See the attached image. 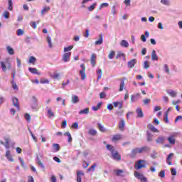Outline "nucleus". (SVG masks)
Returning a JSON list of instances; mask_svg holds the SVG:
<instances>
[{
	"instance_id": "79ce46f5",
	"label": "nucleus",
	"mask_w": 182,
	"mask_h": 182,
	"mask_svg": "<svg viewBox=\"0 0 182 182\" xmlns=\"http://www.w3.org/2000/svg\"><path fill=\"white\" fill-rule=\"evenodd\" d=\"M146 136H147V141H153V135L151 133L147 132Z\"/></svg>"
},
{
	"instance_id": "ddd939ff",
	"label": "nucleus",
	"mask_w": 182,
	"mask_h": 182,
	"mask_svg": "<svg viewBox=\"0 0 182 182\" xmlns=\"http://www.w3.org/2000/svg\"><path fill=\"white\" fill-rule=\"evenodd\" d=\"M82 176H85L83 171H77V182H82Z\"/></svg>"
},
{
	"instance_id": "393cba45",
	"label": "nucleus",
	"mask_w": 182,
	"mask_h": 182,
	"mask_svg": "<svg viewBox=\"0 0 182 182\" xmlns=\"http://www.w3.org/2000/svg\"><path fill=\"white\" fill-rule=\"evenodd\" d=\"M53 147L54 153H57V151H59V150H60V146L58 144H53Z\"/></svg>"
},
{
	"instance_id": "bb28decb",
	"label": "nucleus",
	"mask_w": 182,
	"mask_h": 182,
	"mask_svg": "<svg viewBox=\"0 0 182 182\" xmlns=\"http://www.w3.org/2000/svg\"><path fill=\"white\" fill-rule=\"evenodd\" d=\"M6 50H7L9 55H14L15 54V51L14 50V48H12V47H11V46H7Z\"/></svg>"
},
{
	"instance_id": "a19ab883",
	"label": "nucleus",
	"mask_w": 182,
	"mask_h": 182,
	"mask_svg": "<svg viewBox=\"0 0 182 182\" xmlns=\"http://www.w3.org/2000/svg\"><path fill=\"white\" fill-rule=\"evenodd\" d=\"M79 102V97L77 95H74L72 97V102L73 103H77Z\"/></svg>"
},
{
	"instance_id": "c85d7f7f",
	"label": "nucleus",
	"mask_w": 182,
	"mask_h": 182,
	"mask_svg": "<svg viewBox=\"0 0 182 182\" xmlns=\"http://www.w3.org/2000/svg\"><path fill=\"white\" fill-rule=\"evenodd\" d=\"M50 11V6H46L41 11V15H45L47 12H49Z\"/></svg>"
},
{
	"instance_id": "3c124183",
	"label": "nucleus",
	"mask_w": 182,
	"mask_h": 182,
	"mask_svg": "<svg viewBox=\"0 0 182 182\" xmlns=\"http://www.w3.org/2000/svg\"><path fill=\"white\" fill-rule=\"evenodd\" d=\"M73 49V46H69L68 47L64 48V52H69L70 50H72Z\"/></svg>"
},
{
	"instance_id": "1a4fd4ad",
	"label": "nucleus",
	"mask_w": 182,
	"mask_h": 182,
	"mask_svg": "<svg viewBox=\"0 0 182 182\" xmlns=\"http://www.w3.org/2000/svg\"><path fill=\"white\" fill-rule=\"evenodd\" d=\"M111 154L114 160H117V161H120V160H122V156L119 154V152L117 151L112 152Z\"/></svg>"
},
{
	"instance_id": "f8f14e48",
	"label": "nucleus",
	"mask_w": 182,
	"mask_h": 182,
	"mask_svg": "<svg viewBox=\"0 0 182 182\" xmlns=\"http://www.w3.org/2000/svg\"><path fill=\"white\" fill-rule=\"evenodd\" d=\"M7 160H9V161H11V163H14V161H15V159H14V158H12V155H11V151L7 150L6 151V154H5Z\"/></svg>"
},
{
	"instance_id": "7c9ffc66",
	"label": "nucleus",
	"mask_w": 182,
	"mask_h": 182,
	"mask_svg": "<svg viewBox=\"0 0 182 182\" xmlns=\"http://www.w3.org/2000/svg\"><path fill=\"white\" fill-rule=\"evenodd\" d=\"M36 161H37V164L38 166H40V167H41V168H45V165H43V162H42V161H41L39 157H37Z\"/></svg>"
},
{
	"instance_id": "cd10ccee",
	"label": "nucleus",
	"mask_w": 182,
	"mask_h": 182,
	"mask_svg": "<svg viewBox=\"0 0 182 182\" xmlns=\"http://www.w3.org/2000/svg\"><path fill=\"white\" fill-rule=\"evenodd\" d=\"M120 45L122 46V48H129V42H127L126 40H122L120 42Z\"/></svg>"
},
{
	"instance_id": "473e14b6",
	"label": "nucleus",
	"mask_w": 182,
	"mask_h": 182,
	"mask_svg": "<svg viewBox=\"0 0 182 182\" xmlns=\"http://www.w3.org/2000/svg\"><path fill=\"white\" fill-rule=\"evenodd\" d=\"M88 133L91 136H96V134H97V131H96V129H89Z\"/></svg>"
},
{
	"instance_id": "6e6d98bb",
	"label": "nucleus",
	"mask_w": 182,
	"mask_h": 182,
	"mask_svg": "<svg viewBox=\"0 0 182 182\" xmlns=\"http://www.w3.org/2000/svg\"><path fill=\"white\" fill-rule=\"evenodd\" d=\"M72 129H78L79 128V123L75 122L71 126Z\"/></svg>"
},
{
	"instance_id": "4d7b16f0",
	"label": "nucleus",
	"mask_w": 182,
	"mask_h": 182,
	"mask_svg": "<svg viewBox=\"0 0 182 182\" xmlns=\"http://www.w3.org/2000/svg\"><path fill=\"white\" fill-rule=\"evenodd\" d=\"M3 16L6 18V19H9V11H5L3 14Z\"/></svg>"
},
{
	"instance_id": "6e6552de",
	"label": "nucleus",
	"mask_w": 182,
	"mask_h": 182,
	"mask_svg": "<svg viewBox=\"0 0 182 182\" xmlns=\"http://www.w3.org/2000/svg\"><path fill=\"white\" fill-rule=\"evenodd\" d=\"M167 141H168L169 144L174 146V144H176V135H170L167 138Z\"/></svg>"
},
{
	"instance_id": "b1692460",
	"label": "nucleus",
	"mask_w": 182,
	"mask_h": 182,
	"mask_svg": "<svg viewBox=\"0 0 182 182\" xmlns=\"http://www.w3.org/2000/svg\"><path fill=\"white\" fill-rule=\"evenodd\" d=\"M119 129L121 132L124 130V119H122L119 124Z\"/></svg>"
},
{
	"instance_id": "4be33fe9",
	"label": "nucleus",
	"mask_w": 182,
	"mask_h": 182,
	"mask_svg": "<svg viewBox=\"0 0 182 182\" xmlns=\"http://www.w3.org/2000/svg\"><path fill=\"white\" fill-rule=\"evenodd\" d=\"M114 107H117L119 106V109H123V102H113Z\"/></svg>"
},
{
	"instance_id": "f3484780",
	"label": "nucleus",
	"mask_w": 182,
	"mask_h": 182,
	"mask_svg": "<svg viewBox=\"0 0 182 182\" xmlns=\"http://www.w3.org/2000/svg\"><path fill=\"white\" fill-rule=\"evenodd\" d=\"M12 102H13V105L15 107H17V110H20V108H19V100H18V98L14 97L12 99Z\"/></svg>"
},
{
	"instance_id": "49530a36",
	"label": "nucleus",
	"mask_w": 182,
	"mask_h": 182,
	"mask_svg": "<svg viewBox=\"0 0 182 182\" xmlns=\"http://www.w3.org/2000/svg\"><path fill=\"white\" fill-rule=\"evenodd\" d=\"M47 42L48 43L49 48H53L51 38L49 36H47Z\"/></svg>"
},
{
	"instance_id": "13d9d810",
	"label": "nucleus",
	"mask_w": 182,
	"mask_h": 182,
	"mask_svg": "<svg viewBox=\"0 0 182 182\" xmlns=\"http://www.w3.org/2000/svg\"><path fill=\"white\" fill-rule=\"evenodd\" d=\"M144 68L145 69H148L150 68V64L149 63V61H145L144 63Z\"/></svg>"
},
{
	"instance_id": "a18cd8bd",
	"label": "nucleus",
	"mask_w": 182,
	"mask_h": 182,
	"mask_svg": "<svg viewBox=\"0 0 182 182\" xmlns=\"http://www.w3.org/2000/svg\"><path fill=\"white\" fill-rule=\"evenodd\" d=\"M161 4H163V5L168 6L170 5V1L168 0H161Z\"/></svg>"
},
{
	"instance_id": "a211bd4d",
	"label": "nucleus",
	"mask_w": 182,
	"mask_h": 182,
	"mask_svg": "<svg viewBox=\"0 0 182 182\" xmlns=\"http://www.w3.org/2000/svg\"><path fill=\"white\" fill-rule=\"evenodd\" d=\"M149 130H150L151 132H153V133H159V129H157L155 127L153 126V124H149L147 126Z\"/></svg>"
},
{
	"instance_id": "c03bdc74",
	"label": "nucleus",
	"mask_w": 182,
	"mask_h": 182,
	"mask_svg": "<svg viewBox=\"0 0 182 182\" xmlns=\"http://www.w3.org/2000/svg\"><path fill=\"white\" fill-rule=\"evenodd\" d=\"M97 166V164H94L92 166H91V167H90L87 169V171H95V169L96 168Z\"/></svg>"
},
{
	"instance_id": "a878e982",
	"label": "nucleus",
	"mask_w": 182,
	"mask_h": 182,
	"mask_svg": "<svg viewBox=\"0 0 182 182\" xmlns=\"http://www.w3.org/2000/svg\"><path fill=\"white\" fill-rule=\"evenodd\" d=\"M151 59L152 60H159V57L156 54V50H153L151 53Z\"/></svg>"
},
{
	"instance_id": "423d86ee",
	"label": "nucleus",
	"mask_w": 182,
	"mask_h": 182,
	"mask_svg": "<svg viewBox=\"0 0 182 182\" xmlns=\"http://www.w3.org/2000/svg\"><path fill=\"white\" fill-rule=\"evenodd\" d=\"M113 173L114 176H117V177H124V170L114 169Z\"/></svg>"
},
{
	"instance_id": "680f3d73",
	"label": "nucleus",
	"mask_w": 182,
	"mask_h": 182,
	"mask_svg": "<svg viewBox=\"0 0 182 182\" xmlns=\"http://www.w3.org/2000/svg\"><path fill=\"white\" fill-rule=\"evenodd\" d=\"M31 25L33 28V29H36V28H38V25L35 21H31Z\"/></svg>"
},
{
	"instance_id": "052dcab7",
	"label": "nucleus",
	"mask_w": 182,
	"mask_h": 182,
	"mask_svg": "<svg viewBox=\"0 0 182 182\" xmlns=\"http://www.w3.org/2000/svg\"><path fill=\"white\" fill-rule=\"evenodd\" d=\"M159 177H161L162 178H164V177H165L166 176V172L164 171H161L159 172Z\"/></svg>"
},
{
	"instance_id": "2f4dec72",
	"label": "nucleus",
	"mask_w": 182,
	"mask_h": 182,
	"mask_svg": "<svg viewBox=\"0 0 182 182\" xmlns=\"http://www.w3.org/2000/svg\"><path fill=\"white\" fill-rule=\"evenodd\" d=\"M106 148L107 149V150H109V151H111V154L115 151L114 146L110 144H107Z\"/></svg>"
},
{
	"instance_id": "5fc2aeb1",
	"label": "nucleus",
	"mask_w": 182,
	"mask_h": 182,
	"mask_svg": "<svg viewBox=\"0 0 182 182\" xmlns=\"http://www.w3.org/2000/svg\"><path fill=\"white\" fill-rule=\"evenodd\" d=\"M164 121L165 122V123H168V113L166 112L164 118Z\"/></svg>"
},
{
	"instance_id": "338daca9",
	"label": "nucleus",
	"mask_w": 182,
	"mask_h": 182,
	"mask_svg": "<svg viewBox=\"0 0 182 182\" xmlns=\"http://www.w3.org/2000/svg\"><path fill=\"white\" fill-rule=\"evenodd\" d=\"M28 182H35V181L33 180V177L32 176H29L28 177Z\"/></svg>"
},
{
	"instance_id": "58836bf2",
	"label": "nucleus",
	"mask_w": 182,
	"mask_h": 182,
	"mask_svg": "<svg viewBox=\"0 0 182 182\" xmlns=\"http://www.w3.org/2000/svg\"><path fill=\"white\" fill-rule=\"evenodd\" d=\"M35 62H36V58L31 56L28 59V63H32L33 65H35Z\"/></svg>"
},
{
	"instance_id": "7ed1b4c3",
	"label": "nucleus",
	"mask_w": 182,
	"mask_h": 182,
	"mask_svg": "<svg viewBox=\"0 0 182 182\" xmlns=\"http://www.w3.org/2000/svg\"><path fill=\"white\" fill-rule=\"evenodd\" d=\"M0 65H1L3 72H6V69H8L9 70H11V69L12 68L11 61H9V59H6V63L4 61H1ZM6 65H7V68H6Z\"/></svg>"
},
{
	"instance_id": "0eeeda50",
	"label": "nucleus",
	"mask_w": 182,
	"mask_h": 182,
	"mask_svg": "<svg viewBox=\"0 0 182 182\" xmlns=\"http://www.w3.org/2000/svg\"><path fill=\"white\" fill-rule=\"evenodd\" d=\"M120 140H123V135L120 134H117L112 136V141L116 143V141H120Z\"/></svg>"
},
{
	"instance_id": "de8ad7c7",
	"label": "nucleus",
	"mask_w": 182,
	"mask_h": 182,
	"mask_svg": "<svg viewBox=\"0 0 182 182\" xmlns=\"http://www.w3.org/2000/svg\"><path fill=\"white\" fill-rule=\"evenodd\" d=\"M168 95H170V96H171V97H176V96H177V92L173 90H171L168 92Z\"/></svg>"
},
{
	"instance_id": "864d4df0",
	"label": "nucleus",
	"mask_w": 182,
	"mask_h": 182,
	"mask_svg": "<svg viewBox=\"0 0 182 182\" xmlns=\"http://www.w3.org/2000/svg\"><path fill=\"white\" fill-rule=\"evenodd\" d=\"M23 33H24L23 30H22V29L17 30V36H22V35H23Z\"/></svg>"
},
{
	"instance_id": "5701e85b",
	"label": "nucleus",
	"mask_w": 182,
	"mask_h": 182,
	"mask_svg": "<svg viewBox=\"0 0 182 182\" xmlns=\"http://www.w3.org/2000/svg\"><path fill=\"white\" fill-rule=\"evenodd\" d=\"M103 43V35L100 34V38L95 41V45H102Z\"/></svg>"
},
{
	"instance_id": "20e7f679",
	"label": "nucleus",
	"mask_w": 182,
	"mask_h": 182,
	"mask_svg": "<svg viewBox=\"0 0 182 182\" xmlns=\"http://www.w3.org/2000/svg\"><path fill=\"white\" fill-rule=\"evenodd\" d=\"M134 174V177L138 178V180H140L141 182H147V178H146L144 174H141L137 171H135Z\"/></svg>"
},
{
	"instance_id": "ea45409f",
	"label": "nucleus",
	"mask_w": 182,
	"mask_h": 182,
	"mask_svg": "<svg viewBox=\"0 0 182 182\" xmlns=\"http://www.w3.org/2000/svg\"><path fill=\"white\" fill-rule=\"evenodd\" d=\"M9 11H12L14 9V3H12V0H9Z\"/></svg>"
},
{
	"instance_id": "2eb2a0df",
	"label": "nucleus",
	"mask_w": 182,
	"mask_h": 182,
	"mask_svg": "<svg viewBox=\"0 0 182 182\" xmlns=\"http://www.w3.org/2000/svg\"><path fill=\"white\" fill-rule=\"evenodd\" d=\"M136 63H137V60L136 59H132L129 60L127 63L128 68H129V69L134 68V65H136Z\"/></svg>"
},
{
	"instance_id": "c9c22d12",
	"label": "nucleus",
	"mask_w": 182,
	"mask_h": 182,
	"mask_svg": "<svg viewBox=\"0 0 182 182\" xmlns=\"http://www.w3.org/2000/svg\"><path fill=\"white\" fill-rule=\"evenodd\" d=\"M97 126L100 132H102V133H105V132H106V129H105V127H103L102 124L98 123Z\"/></svg>"
},
{
	"instance_id": "8fccbe9b",
	"label": "nucleus",
	"mask_w": 182,
	"mask_h": 182,
	"mask_svg": "<svg viewBox=\"0 0 182 182\" xmlns=\"http://www.w3.org/2000/svg\"><path fill=\"white\" fill-rule=\"evenodd\" d=\"M96 3H94L92 5L88 7V11H92L95 10V8H96Z\"/></svg>"
},
{
	"instance_id": "bf43d9fd",
	"label": "nucleus",
	"mask_w": 182,
	"mask_h": 182,
	"mask_svg": "<svg viewBox=\"0 0 182 182\" xmlns=\"http://www.w3.org/2000/svg\"><path fill=\"white\" fill-rule=\"evenodd\" d=\"M25 119H26V120H27V122H31V114H26Z\"/></svg>"
},
{
	"instance_id": "09e8293b",
	"label": "nucleus",
	"mask_w": 182,
	"mask_h": 182,
	"mask_svg": "<svg viewBox=\"0 0 182 182\" xmlns=\"http://www.w3.org/2000/svg\"><path fill=\"white\" fill-rule=\"evenodd\" d=\"M5 147L6 149H9V138L5 139Z\"/></svg>"
},
{
	"instance_id": "37998d69",
	"label": "nucleus",
	"mask_w": 182,
	"mask_h": 182,
	"mask_svg": "<svg viewBox=\"0 0 182 182\" xmlns=\"http://www.w3.org/2000/svg\"><path fill=\"white\" fill-rule=\"evenodd\" d=\"M47 113L48 114V117H53V116H55L53 111H52V109H48Z\"/></svg>"
},
{
	"instance_id": "c756f323",
	"label": "nucleus",
	"mask_w": 182,
	"mask_h": 182,
	"mask_svg": "<svg viewBox=\"0 0 182 182\" xmlns=\"http://www.w3.org/2000/svg\"><path fill=\"white\" fill-rule=\"evenodd\" d=\"M102 75H103V73L102 72V70L100 69L97 71V82H99V80H100V79H102Z\"/></svg>"
},
{
	"instance_id": "e2e57ef3",
	"label": "nucleus",
	"mask_w": 182,
	"mask_h": 182,
	"mask_svg": "<svg viewBox=\"0 0 182 182\" xmlns=\"http://www.w3.org/2000/svg\"><path fill=\"white\" fill-rule=\"evenodd\" d=\"M106 97V93L105 92H102L100 93V99H105Z\"/></svg>"
},
{
	"instance_id": "f257e3e1",
	"label": "nucleus",
	"mask_w": 182,
	"mask_h": 182,
	"mask_svg": "<svg viewBox=\"0 0 182 182\" xmlns=\"http://www.w3.org/2000/svg\"><path fill=\"white\" fill-rule=\"evenodd\" d=\"M149 150L147 146H142L141 148H135L131 151L129 156L131 159H134L137 154H141V153H146Z\"/></svg>"
},
{
	"instance_id": "412c9836",
	"label": "nucleus",
	"mask_w": 182,
	"mask_h": 182,
	"mask_svg": "<svg viewBox=\"0 0 182 182\" xmlns=\"http://www.w3.org/2000/svg\"><path fill=\"white\" fill-rule=\"evenodd\" d=\"M165 140L164 136H159L156 139V143L158 144H164Z\"/></svg>"
},
{
	"instance_id": "4c0bfd02",
	"label": "nucleus",
	"mask_w": 182,
	"mask_h": 182,
	"mask_svg": "<svg viewBox=\"0 0 182 182\" xmlns=\"http://www.w3.org/2000/svg\"><path fill=\"white\" fill-rule=\"evenodd\" d=\"M100 107H102V102H99L96 107H92V110H94V112H97V110H99Z\"/></svg>"
},
{
	"instance_id": "603ef678",
	"label": "nucleus",
	"mask_w": 182,
	"mask_h": 182,
	"mask_svg": "<svg viewBox=\"0 0 182 182\" xmlns=\"http://www.w3.org/2000/svg\"><path fill=\"white\" fill-rule=\"evenodd\" d=\"M64 136H68V141H69V143H70V141H72V135H70V133L65 132L64 134Z\"/></svg>"
},
{
	"instance_id": "39448f33",
	"label": "nucleus",
	"mask_w": 182,
	"mask_h": 182,
	"mask_svg": "<svg viewBox=\"0 0 182 182\" xmlns=\"http://www.w3.org/2000/svg\"><path fill=\"white\" fill-rule=\"evenodd\" d=\"M80 68L82 69L80 70V75L81 76L82 80H85L86 79V67L85 64H81Z\"/></svg>"
},
{
	"instance_id": "f03ea898",
	"label": "nucleus",
	"mask_w": 182,
	"mask_h": 182,
	"mask_svg": "<svg viewBox=\"0 0 182 182\" xmlns=\"http://www.w3.org/2000/svg\"><path fill=\"white\" fill-rule=\"evenodd\" d=\"M147 166V161L143 159L138 160L134 164L135 170H141V168H146Z\"/></svg>"
},
{
	"instance_id": "4468645a",
	"label": "nucleus",
	"mask_w": 182,
	"mask_h": 182,
	"mask_svg": "<svg viewBox=\"0 0 182 182\" xmlns=\"http://www.w3.org/2000/svg\"><path fill=\"white\" fill-rule=\"evenodd\" d=\"M136 112L137 114L136 117H138V118L144 117V114L143 113V109H141V108H140V107L136 108Z\"/></svg>"
},
{
	"instance_id": "9b49d317",
	"label": "nucleus",
	"mask_w": 182,
	"mask_h": 182,
	"mask_svg": "<svg viewBox=\"0 0 182 182\" xmlns=\"http://www.w3.org/2000/svg\"><path fill=\"white\" fill-rule=\"evenodd\" d=\"M174 157V154L173 153H170L167 157H166V163L168 164V166H173V163H171V159Z\"/></svg>"
},
{
	"instance_id": "0e129e2a",
	"label": "nucleus",
	"mask_w": 182,
	"mask_h": 182,
	"mask_svg": "<svg viewBox=\"0 0 182 182\" xmlns=\"http://www.w3.org/2000/svg\"><path fill=\"white\" fill-rule=\"evenodd\" d=\"M32 102L36 105L38 103V98L36 96L32 97Z\"/></svg>"
},
{
	"instance_id": "6ab92c4d",
	"label": "nucleus",
	"mask_w": 182,
	"mask_h": 182,
	"mask_svg": "<svg viewBox=\"0 0 182 182\" xmlns=\"http://www.w3.org/2000/svg\"><path fill=\"white\" fill-rule=\"evenodd\" d=\"M28 70L29 72H31V73H33V75H38V76H41V75H42L41 73L38 72V69L36 68H29Z\"/></svg>"
},
{
	"instance_id": "72a5a7b5",
	"label": "nucleus",
	"mask_w": 182,
	"mask_h": 182,
	"mask_svg": "<svg viewBox=\"0 0 182 182\" xmlns=\"http://www.w3.org/2000/svg\"><path fill=\"white\" fill-rule=\"evenodd\" d=\"M79 114H89V108H85L80 111Z\"/></svg>"
},
{
	"instance_id": "e433bc0d",
	"label": "nucleus",
	"mask_w": 182,
	"mask_h": 182,
	"mask_svg": "<svg viewBox=\"0 0 182 182\" xmlns=\"http://www.w3.org/2000/svg\"><path fill=\"white\" fill-rule=\"evenodd\" d=\"M116 55V51L111 50L108 55V58L109 59H113L114 58V55Z\"/></svg>"
},
{
	"instance_id": "dca6fc26",
	"label": "nucleus",
	"mask_w": 182,
	"mask_h": 182,
	"mask_svg": "<svg viewBox=\"0 0 182 182\" xmlns=\"http://www.w3.org/2000/svg\"><path fill=\"white\" fill-rule=\"evenodd\" d=\"M90 62L92 68H95L96 66V54L92 53L90 58Z\"/></svg>"
},
{
	"instance_id": "69168bd1",
	"label": "nucleus",
	"mask_w": 182,
	"mask_h": 182,
	"mask_svg": "<svg viewBox=\"0 0 182 182\" xmlns=\"http://www.w3.org/2000/svg\"><path fill=\"white\" fill-rule=\"evenodd\" d=\"M136 100H138V98L136 97V96H134V95H132L131 102L133 103V102H136Z\"/></svg>"
},
{
	"instance_id": "f704fd0d",
	"label": "nucleus",
	"mask_w": 182,
	"mask_h": 182,
	"mask_svg": "<svg viewBox=\"0 0 182 182\" xmlns=\"http://www.w3.org/2000/svg\"><path fill=\"white\" fill-rule=\"evenodd\" d=\"M123 89H124V80H121L119 92H123Z\"/></svg>"
},
{
	"instance_id": "aec40b11",
	"label": "nucleus",
	"mask_w": 182,
	"mask_h": 182,
	"mask_svg": "<svg viewBox=\"0 0 182 182\" xmlns=\"http://www.w3.org/2000/svg\"><path fill=\"white\" fill-rule=\"evenodd\" d=\"M119 58H123L124 60H126V54L122 53V51H118L115 59H119Z\"/></svg>"
},
{
	"instance_id": "9d476101",
	"label": "nucleus",
	"mask_w": 182,
	"mask_h": 182,
	"mask_svg": "<svg viewBox=\"0 0 182 182\" xmlns=\"http://www.w3.org/2000/svg\"><path fill=\"white\" fill-rule=\"evenodd\" d=\"M71 55H72V52L65 53L63 55V62H69V60H70Z\"/></svg>"
},
{
	"instance_id": "774afa93",
	"label": "nucleus",
	"mask_w": 182,
	"mask_h": 182,
	"mask_svg": "<svg viewBox=\"0 0 182 182\" xmlns=\"http://www.w3.org/2000/svg\"><path fill=\"white\" fill-rule=\"evenodd\" d=\"M50 181L51 182H56V176H55L54 175H52L51 178H50Z\"/></svg>"
}]
</instances>
